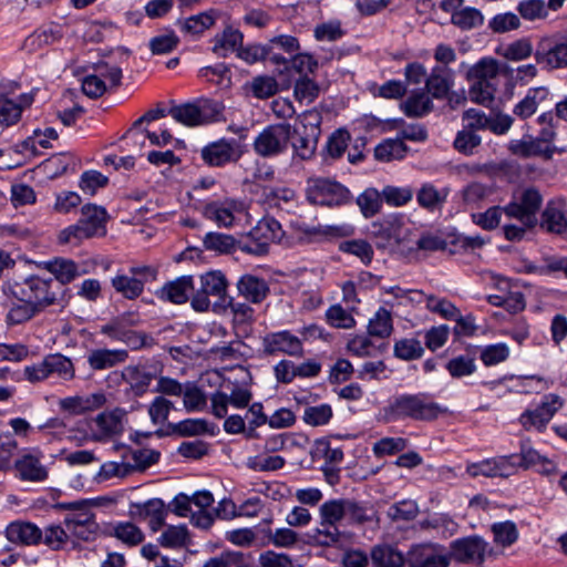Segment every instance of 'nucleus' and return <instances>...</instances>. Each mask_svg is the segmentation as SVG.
Returning a JSON list of instances; mask_svg holds the SVG:
<instances>
[{
	"mask_svg": "<svg viewBox=\"0 0 567 567\" xmlns=\"http://www.w3.org/2000/svg\"><path fill=\"white\" fill-rule=\"evenodd\" d=\"M10 295L20 302H28L43 311L45 308L68 303V289L55 284L52 278L30 276L21 281H14L9 287Z\"/></svg>",
	"mask_w": 567,
	"mask_h": 567,
	"instance_id": "obj_1",
	"label": "nucleus"
},
{
	"mask_svg": "<svg viewBox=\"0 0 567 567\" xmlns=\"http://www.w3.org/2000/svg\"><path fill=\"white\" fill-rule=\"evenodd\" d=\"M444 412L445 409L425 393H404L393 396L383 408V420L385 422L404 420L431 422Z\"/></svg>",
	"mask_w": 567,
	"mask_h": 567,
	"instance_id": "obj_2",
	"label": "nucleus"
},
{
	"mask_svg": "<svg viewBox=\"0 0 567 567\" xmlns=\"http://www.w3.org/2000/svg\"><path fill=\"white\" fill-rule=\"evenodd\" d=\"M59 507L69 511L64 516L63 523L74 537L84 542H91L96 538L100 526L95 520V514L92 511L90 501L82 499L60 503Z\"/></svg>",
	"mask_w": 567,
	"mask_h": 567,
	"instance_id": "obj_3",
	"label": "nucleus"
},
{
	"mask_svg": "<svg viewBox=\"0 0 567 567\" xmlns=\"http://www.w3.org/2000/svg\"><path fill=\"white\" fill-rule=\"evenodd\" d=\"M543 204V196L535 187H526L513 195L512 200L503 207L504 214L526 226L538 224L537 213Z\"/></svg>",
	"mask_w": 567,
	"mask_h": 567,
	"instance_id": "obj_4",
	"label": "nucleus"
},
{
	"mask_svg": "<svg viewBox=\"0 0 567 567\" xmlns=\"http://www.w3.org/2000/svg\"><path fill=\"white\" fill-rule=\"evenodd\" d=\"M293 133L288 123L268 125L255 137L252 148L264 158L278 156L287 150Z\"/></svg>",
	"mask_w": 567,
	"mask_h": 567,
	"instance_id": "obj_5",
	"label": "nucleus"
},
{
	"mask_svg": "<svg viewBox=\"0 0 567 567\" xmlns=\"http://www.w3.org/2000/svg\"><path fill=\"white\" fill-rule=\"evenodd\" d=\"M281 235V225L272 217H265L249 231L245 240L238 241V248L250 255L262 256Z\"/></svg>",
	"mask_w": 567,
	"mask_h": 567,
	"instance_id": "obj_6",
	"label": "nucleus"
},
{
	"mask_svg": "<svg viewBox=\"0 0 567 567\" xmlns=\"http://www.w3.org/2000/svg\"><path fill=\"white\" fill-rule=\"evenodd\" d=\"M543 69L553 71L567 68V34L556 32L539 39L534 52Z\"/></svg>",
	"mask_w": 567,
	"mask_h": 567,
	"instance_id": "obj_7",
	"label": "nucleus"
},
{
	"mask_svg": "<svg viewBox=\"0 0 567 567\" xmlns=\"http://www.w3.org/2000/svg\"><path fill=\"white\" fill-rule=\"evenodd\" d=\"M221 105L209 100H202L197 103H186L173 106L168 114L178 123L186 126L203 125L216 121L221 113Z\"/></svg>",
	"mask_w": 567,
	"mask_h": 567,
	"instance_id": "obj_8",
	"label": "nucleus"
},
{
	"mask_svg": "<svg viewBox=\"0 0 567 567\" xmlns=\"http://www.w3.org/2000/svg\"><path fill=\"white\" fill-rule=\"evenodd\" d=\"M307 198L320 206H340L350 198V192L340 183L328 178H313L308 182Z\"/></svg>",
	"mask_w": 567,
	"mask_h": 567,
	"instance_id": "obj_9",
	"label": "nucleus"
},
{
	"mask_svg": "<svg viewBox=\"0 0 567 567\" xmlns=\"http://www.w3.org/2000/svg\"><path fill=\"white\" fill-rule=\"evenodd\" d=\"M200 286L192 298V307L196 311H207L210 306L209 297H216L219 301H225L227 291V280L221 271H208L200 276Z\"/></svg>",
	"mask_w": 567,
	"mask_h": 567,
	"instance_id": "obj_10",
	"label": "nucleus"
},
{
	"mask_svg": "<svg viewBox=\"0 0 567 567\" xmlns=\"http://www.w3.org/2000/svg\"><path fill=\"white\" fill-rule=\"evenodd\" d=\"M564 405L563 399L557 394H548L534 410H526L519 417L522 426L526 431H544L555 413Z\"/></svg>",
	"mask_w": 567,
	"mask_h": 567,
	"instance_id": "obj_11",
	"label": "nucleus"
},
{
	"mask_svg": "<svg viewBox=\"0 0 567 567\" xmlns=\"http://www.w3.org/2000/svg\"><path fill=\"white\" fill-rule=\"evenodd\" d=\"M406 561L410 567H449L451 555L440 544H420L410 549Z\"/></svg>",
	"mask_w": 567,
	"mask_h": 567,
	"instance_id": "obj_12",
	"label": "nucleus"
},
{
	"mask_svg": "<svg viewBox=\"0 0 567 567\" xmlns=\"http://www.w3.org/2000/svg\"><path fill=\"white\" fill-rule=\"evenodd\" d=\"M487 543L478 536L456 539L451 544V559L461 564H481L485 559Z\"/></svg>",
	"mask_w": 567,
	"mask_h": 567,
	"instance_id": "obj_13",
	"label": "nucleus"
},
{
	"mask_svg": "<svg viewBox=\"0 0 567 567\" xmlns=\"http://www.w3.org/2000/svg\"><path fill=\"white\" fill-rule=\"evenodd\" d=\"M264 352L268 355L284 353L290 357H302L301 340L288 330L271 332L262 338Z\"/></svg>",
	"mask_w": 567,
	"mask_h": 567,
	"instance_id": "obj_14",
	"label": "nucleus"
},
{
	"mask_svg": "<svg viewBox=\"0 0 567 567\" xmlns=\"http://www.w3.org/2000/svg\"><path fill=\"white\" fill-rule=\"evenodd\" d=\"M539 227L550 234L567 231V204L561 197L547 202L539 220Z\"/></svg>",
	"mask_w": 567,
	"mask_h": 567,
	"instance_id": "obj_15",
	"label": "nucleus"
},
{
	"mask_svg": "<svg viewBox=\"0 0 567 567\" xmlns=\"http://www.w3.org/2000/svg\"><path fill=\"white\" fill-rule=\"evenodd\" d=\"M165 504L161 498H152L143 503H132L130 505V515L135 519H148L150 527L157 532L165 524L166 517Z\"/></svg>",
	"mask_w": 567,
	"mask_h": 567,
	"instance_id": "obj_16",
	"label": "nucleus"
},
{
	"mask_svg": "<svg viewBox=\"0 0 567 567\" xmlns=\"http://www.w3.org/2000/svg\"><path fill=\"white\" fill-rule=\"evenodd\" d=\"M553 104L551 94L546 86L532 87L525 97L519 101L513 113L522 120L530 117L539 107H548Z\"/></svg>",
	"mask_w": 567,
	"mask_h": 567,
	"instance_id": "obj_17",
	"label": "nucleus"
},
{
	"mask_svg": "<svg viewBox=\"0 0 567 567\" xmlns=\"http://www.w3.org/2000/svg\"><path fill=\"white\" fill-rule=\"evenodd\" d=\"M454 71L445 65H435L425 79V92L433 99L443 100L454 85Z\"/></svg>",
	"mask_w": 567,
	"mask_h": 567,
	"instance_id": "obj_18",
	"label": "nucleus"
},
{
	"mask_svg": "<svg viewBox=\"0 0 567 567\" xmlns=\"http://www.w3.org/2000/svg\"><path fill=\"white\" fill-rule=\"evenodd\" d=\"M243 210V204L235 199L212 202L204 206L205 218L216 223L220 227H229L234 223V214Z\"/></svg>",
	"mask_w": 567,
	"mask_h": 567,
	"instance_id": "obj_19",
	"label": "nucleus"
},
{
	"mask_svg": "<svg viewBox=\"0 0 567 567\" xmlns=\"http://www.w3.org/2000/svg\"><path fill=\"white\" fill-rule=\"evenodd\" d=\"M411 229L405 226L402 217L390 216L384 219L375 231V236L385 240L383 244L401 246L410 241Z\"/></svg>",
	"mask_w": 567,
	"mask_h": 567,
	"instance_id": "obj_20",
	"label": "nucleus"
},
{
	"mask_svg": "<svg viewBox=\"0 0 567 567\" xmlns=\"http://www.w3.org/2000/svg\"><path fill=\"white\" fill-rule=\"evenodd\" d=\"M508 150L512 154L524 158L540 156L545 159H551L557 148L556 146L543 145L536 137L526 135L522 140H513Z\"/></svg>",
	"mask_w": 567,
	"mask_h": 567,
	"instance_id": "obj_21",
	"label": "nucleus"
},
{
	"mask_svg": "<svg viewBox=\"0 0 567 567\" xmlns=\"http://www.w3.org/2000/svg\"><path fill=\"white\" fill-rule=\"evenodd\" d=\"M6 536L9 542L25 546L41 544L42 529L30 522H13L6 528Z\"/></svg>",
	"mask_w": 567,
	"mask_h": 567,
	"instance_id": "obj_22",
	"label": "nucleus"
},
{
	"mask_svg": "<svg viewBox=\"0 0 567 567\" xmlns=\"http://www.w3.org/2000/svg\"><path fill=\"white\" fill-rule=\"evenodd\" d=\"M44 268L54 276L55 284L65 288V285L72 282L75 278L85 274L84 269L72 259L56 257L44 262Z\"/></svg>",
	"mask_w": 567,
	"mask_h": 567,
	"instance_id": "obj_23",
	"label": "nucleus"
},
{
	"mask_svg": "<svg viewBox=\"0 0 567 567\" xmlns=\"http://www.w3.org/2000/svg\"><path fill=\"white\" fill-rule=\"evenodd\" d=\"M239 296L252 303H260L269 293L267 281L257 276L246 274L237 281Z\"/></svg>",
	"mask_w": 567,
	"mask_h": 567,
	"instance_id": "obj_24",
	"label": "nucleus"
},
{
	"mask_svg": "<svg viewBox=\"0 0 567 567\" xmlns=\"http://www.w3.org/2000/svg\"><path fill=\"white\" fill-rule=\"evenodd\" d=\"M499 65L493 58H483L466 71L465 79L470 85L498 81Z\"/></svg>",
	"mask_w": 567,
	"mask_h": 567,
	"instance_id": "obj_25",
	"label": "nucleus"
},
{
	"mask_svg": "<svg viewBox=\"0 0 567 567\" xmlns=\"http://www.w3.org/2000/svg\"><path fill=\"white\" fill-rule=\"evenodd\" d=\"M195 291L193 276L185 275L164 285L161 297L176 305L185 303Z\"/></svg>",
	"mask_w": 567,
	"mask_h": 567,
	"instance_id": "obj_26",
	"label": "nucleus"
},
{
	"mask_svg": "<svg viewBox=\"0 0 567 567\" xmlns=\"http://www.w3.org/2000/svg\"><path fill=\"white\" fill-rule=\"evenodd\" d=\"M62 28L59 24H50L45 28L35 30L23 41L22 48L29 53H33L47 45L58 42L62 38Z\"/></svg>",
	"mask_w": 567,
	"mask_h": 567,
	"instance_id": "obj_27",
	"label": "nucleus"
},
{
	"mask_svg": "<svg viewBox=\"0 0 567 567\" xmlns=\"http://www.w3.org/2000/svg\"><path fill=\"white\" fill-rule=\"evenodd\" d=\"M203 159L210 166H221L236 161L235 148L226 140L214 142L202 150Z\"/></svg>",
	"mask_w": 567,
	"mask_h": 567,
	"instance_id": "obj_28",
	"label": "nucleus"
},
{
	"mask_svg": "<svg viewBox=\"0 0 567 567\" xmlns=\"http://www.w3.org/2000/svg\"><path fill=\"white\" fill-rule=\"evenodd\" d=\"M217 18V11L212 9L195 16H190L186 19L178 20L177 25L183 33L196 37L202 34L205 30L212 28L215 24Z\"/></svg>",
	"mask_w": 567,
	"mask_h": 567,
	"instance_id": "obj_29",
	"label": "nucleus"
},
{
	"mask_svg": "<svg viewBox=\"0 0 567 567\" xmlns=\"http://www.w3.org/2000/svg\"><path fill=\"white\" fill-rule=\"evenodd\" d=\"M16 470L23 481L42 482L48 477V470L40 458L33 454H25L16 461Z\"/></svg>",
	"mask_w": 567,
	"mask_h": 567,
	"instance_id": "obj_30",
	"label": "nucleus"
},
{
	"mask_svg": "<svg viewBox=\"0 0 567 567\" xmlns=\"http://www.w3.org/2000/svg\"><path fill=\"white\" fill-rule=\"evenodd\" d=\"M415 195L420 207L427 212H435L443 207L449 192L445 188L439 189L431 183H425L420 187Z\"/></svg>",
	"mask_w": 567,
	"mask_h": 567,
	"instance_id": "obj_31",
	"label": "nucleus"
},
{
	"mask_svg": "<svg viewBox=\"0 0 567 567\" xmlns=\"http://www.w3.org/2000/svg\"><path fill=\"white\" fill-rule=\"evenodd\" d=\"M128 357L126 350L95 349L87 355V363L93 370H104L123 363Z\"/></svg>",
	"mask_w": 567,
	"mask_h": 567,
	"instance_id": "obj_32",
	"label": "nucleus"
},
{
	"mask_svg": "<svg viewBox=\"0 0 567 567\" xmlns=\"http://www.w3.org/2000/svg\"><path fill=\"white\" fill-rule=\"evenodd\" d=\"M319 122H317L315 127H311V133H299L293 128V135L290 140L293 153L300 159H309L316 152L317 143H318V128Z\"/></svg>",
	"mask_w": 567,
	"mask_h": 567,
	"instance_id": "obj_33",
	"label": "nucleus"
},
{
	"mask_svg": "<svg viewBox=\"0 0 567 567\" xmlns=\"http://www.w3.org/2000/svg\"><path fill=\"white\" fill-rule=\"evenodd\" d=\"M80 223L87 229L89 234L93 237L101 230L105 229L106 210L103 207L87 204L81 209Z\"/></svg>",
	"mask_w": 567,
	"mask_h": 567,
	"instance_id": "obj_34",
	"label": "nucleus"
},
{
	"mask_svg": "<svg viewBox=\"0 0 567 567\" xmlns=\"http://www.w3.org/2000/svg\"><path fill=\"white\" fill-rule=\"evenodd\" d=\"M122 377L136 396L143 395L153 380V373L133 365L126 367L123 370Z\"/></svg>",
	"mask_w": 567,
	"mask_h": 567,
	"instance_id": "obj_35",
	"label": "nucleus"
},
{
	"mask_svg": "<svg viewBox=\"0 0 567 567\" xmlns=\"http://www.w3.org/2000/svg\"><path fill=\"white\" fill-rule=\"evenodd\" d=\"M243 43V33L230 27L214 38L213 52L218 56H226L228 52L238 51Z\"/></svg>",
	"mask_w": 567,
	"mask_h": 567,
	"instance_id": "obj_36",
	"label": "nucleus"
},
{
	"mask_svg": "<svg viewBox=\"0 0 567 567\" xmlns=\"http://www.w3.org/2000/svg\"><path fill=\"white\" fill-rule=\"evenodd\" d=\"M432 110V99L424 90L412 92L403 103V111L409 117H422Z\"/></svg>",
	"mask_w": 567,
	"mask_h": 567,
	"instance_id": "obj_37",
	"label": "nucleus"
},
{
	"mask_svg": "<svg viewBox=\"0 0 567 567\" xmlns=\"http://www.w3.org/2000/svg\"><path fill=\"white\" fill-rule=\"evenodd\" d=\"M168 114V111L162 107H157L154 110L147 111L144 115L137 118L132 127L126 132L124 138L132 140L133 143L137 146V150L141 151L145 145V136L143 132L137 131L143 123H150L155 120L162 118Z\"/></svg>",
	"mask_w": 567,
	"mask_h": 567,
	"instance_id": "obj_38",
	"label": "nucleus"
},
{
	"mask_svg": "<svg viewBox=\"0 0 567 567\" xmlns=\"http://www.w3.org/2000/svg\"><path fill=\"white\" fill-rule=\"evenodd\" d=\"M44 367L48 369L49 377L56 374L65 381H70L75 375V369L72 361L61 353H52L44 358Z\"/></svg>",
	"mask_w": 567,
	"mask_h": 567,
	"instance_id": "obj_39",
	"label": "nucleus"
},
{
	"mask_svg": "<svg viewBox=\"0 0 567 567\" xmlns=\"http://www.w3.org/2000/svg\"><path fill=\"white\" fill-rule=\"evenodd\" d=\"M451 22L458 29L466 31L481 28L484 24V16L481 10L464 6L451 16Z\"/></svg>",
	"mask_w": 567,
	"mask_h": 567,
	"instance_id": "obj_40",
	"label": "nucleus"
},
{
	"mask_svg": "<svg viewBox=\"0 0 567 567\" xmlns=\"http://www.w3.org/2000/svg\"><path fill=\"white\" fill-rule=\"evenodd\" d=\"M371 559L375 567H402L404 564L403 555L389 545L373 547Z\"/></svg>",
	"mask_w": 567,
	"mask_h": 567,
	"instance_id": "obj_41",
	"label": "nucleus"
},
{
	"mask_svg": "<svg viewBox=\"0 0 567 567\" xmlns=\"http://www.w3.org/2000/svg\"><path fill=\"white\" fill-rule=\"evenodd\" d=\"M406 150L408 147L402 138H389L375 146L374 156L381 162L401 159L404 157Z\"/></svg>",
	"mask_w": 567,
	"mask_h": 567,
	"instance_id": "obj_42",
	"label": "nucleus"
},
{
	"mask_svg": "<svg viewBox=\"0 0 567 567\" xmlns=\"http://www.w3.org/2000/svg\"><path fill=\"white\" fill-rule=\"evenodd\" d=\"M203 567H252L250 557L241 551L227 550L207 559Z\"/></svg>",
	"mask_w": 567,
	"mask_h": 567,
	"instance_id": "obj_43",
	"label": "nucleus"
},
{
	"mask_svg": "<svg viewBox=\"0 0 567 567\" xmlns=\"http://www.w3.org/2000/svg\"><path fill=\"white\" fill-rule=\"evenodd\" d=\"M310 537L317 545L328 547L341 542L343 533L338 525L320 519L319 526L312 530Z\"/></svg>",
	"mask_w": 567,
	"mask_h": 567,
	"instance_id": "obj_44",
	"label": "nucleus"
},
{
	"mask_svg": "<svg viewBox=\"0 0 567 567\" xmlns=\"http://www.w3.org/2000/svg\"><path fill=\"white\" fill-rule=\"evenodd\" d=\"M113 288L126 299H136L144 291L142 281L128 275H116L112 279Z\"/></svg>",
	"mask_w": 567,
	"mask_h": 567,
	"instance_id": "obj_45",
	"label": "nucleus"
},
{
	"mask_svg": "<svg viewBox=\"0 0 567 567\" xmlns=\"http://www.w3.org/2000/svg\"><path fill=\"white\" fill-rule=\"evenodd\" d=\"M518 455V466L523 468H528L532 466L540 465L542 471L549 473L551 464L547 460V457L540 455L536 450H534L528 441H523L520 443V453Z\"/></svg>",
	"mask_w": 567,
	"mask_h": 567,
	"instance_id": "obj_46",
	"label": "nucleus"
},
{
	"mask_svg": "<svg viewBox=\"0 0 567 567\" xmlns=\"http://www.w3.org/2000/svg\"><path fill=\"white\" fill-rule=\"evenodd\" d=\"M393 330L391 312L381 307L369 320L368 332L372 337L388 338Z\"/></svg>",
	"mask_w": 567,
	"mask_h": 567,
	"instance_id": "obj_47",
	"label": "nucleus"
},
{
	"mask_svg": "<svg viewBox=\"0 0 567 567\" xmlns=\"http://www.w3.org/2000/svg\"><path fill=\"white\" fill-rule=\"evenodd\" d=\"M203 244L205 249L219 254H229L238 246L233 236L213 231L205 235Z\"/></svg>",
	"mask_w": 567,
	"mask_h": 567,
	"instance_id": "obj_48",
	"label": "nucleus"
},
{
	"mask_svg": "<svg viewBox=\"0 0 567 567\" xmlns=\"http://www.w3.org/2000/svg\"><path fill=\"white\" fill-rule=\"evenodd\" d=\"M382 192L379 193L375 188L365 189L359 197L357 198V204L361 209V213L364 217L369 218L374 216L382 206Z\"/></svg>",
	"mask_w": 567,
	"mask_h": 567,
	"instance_id": "obj_49",
	"label": "nucleus"
},
{
	"mask_svg": "<svg viewBox=\"0 0 567 567\" xmlns=\"http://www.w3.org/2000/svg\"><path fill=\"white\" fill-rule=\"evenodd\" d=\"M393 351L396 358L405 361L420 359L424 353L421 341L414 338H404L398 340L394 343Z\"/></svg>",
	"mask_w": 567,
	"mask_h": 567,
	"instance_id": "obj_50",
	"label": "nucleus"
},
{
	"mask_svg": "<svg viewBox=\"0 0 567 567\" xmlns=\"http://www.w3.org/2000/svg\"><path fill=\"white\" fill-rule=\"evenodd\" d=\"M422 529H435L443 535L452 536L456 529L457 524L446 514H434L420 522Z\"/></svg>",
	"mask_w": 567,
	"mask_h": 567,
	"instance_id": "obj_51",
	"label": "nucleus"
},
{
	"mask_svg": "<svg viewBox=\"0 0 567 567\" xmlns=\"http://www.w3.org/2000/svg\"><path fill=\"white\" fill-rule=\"evenodd\" d=\"M517 11L528 21L544 20L548 17V6L544 0H523L518 3Z\"/></svg>",
	"mask_w": 567,
	"mask_h": 567,
	"instance_id": "obj_52",
	"label": "nucleus"
},
{
	"mask_svg": "<svg viewBox=\"0 0 567 567\" xmlns=\"http://www.w3.org/2000/svg\"><path fill=\"white\" fill-rule=\"evenodd\" d=\"M498 81L486 82L477 85H470V100L483 106H489L497 91Z\"/></svg>",
	"mask_w": 567,
	"mask_h": 567,
	"instance_id": "obj_53",
	"label": "nucleus"
},
{
	"mask_svg": "<svg viewBox=\"0 0 567 567\" xmlns=\"http://www.w3.org/2000/svg\"><path fill=\"white\" fill-rule=\"evenodd\" d=\"M69 535L66 530L56 524H51L42 529V540L41 544H44L52 550H60L68 543Z\"/></svg>",
	"mask_w": 567,
	"mask_h": 567,
	"instance_id": "obj_54",
	"label": "nucleus"
},
{
	"mask_svg": "<svg viewBox=\"0 0 567 567\" xmlns=\"http://www.w3.org/2000/svg\"><path fill=\"white\" fill-rule=\"evenodd\" d=\"M414 192L410 186H391L388 185L382 189V197L384 202L393 207H400L410 203L413 198Z\"/></svg>",
	"mask_w": 567,
	"mask_h": 567,
	"instance_id": "obj_55",
	"label": "nucleus"
},
{
	"mask_svg": "<svg viewBox=\"0 0 567 567\" xmlns=\"http://www.w3.org/2000/svg\"><path fill=\"white\" fill-rule=\"evenodd\" d=\"M333 415L332 408L327 404L307 406L303 410L302 420L311 426H321L327 424Z\"/></svg>",
	"mask_w": 567,
	"mask_h": 567,
	"instance_id": "obj_56",
	"label": "nucleus"
},
{
	"mask_svg": "<svg viewBox=\"0 0 567 567\" xmlns=\"http://www.w3.org/2000/svg\"><path fill=\"white\" fill-rule=\"evenodd\" d=\"M126 412L123 409H114L97 415L96 424L107 434H115L122 430V421Z\"/></svg>",
	"mask_w": 567,
	"mask_h": 567,
	"instance_id": "obj_57",
	"label": "nucleus"
},
{
	"mask_svg": "<svg viewBox=\"0 0 567 567\" xmlns=\"http://www.w3.org/2000/svg\"><path fill=\"white\" fill-rule=\"evenodd\" d=\"M113 535L127 546H136L144 540L143 532L128 522L115 525Z\"/></svg>",
	"mask_w": 567,
	"mask_h": 567,
	"instance_id": "obj_58",
	"label": "nucleus"
},
{
	"mask_svg": "<svg viewBox=\"0 0 567 567\" xmlns=\"http://www.w3.org/2000/svg\"><path fill=\"white\" fill-rule=\"evenodd\" d=\"M446 370L455 379L471 375L476 370L475 360L470 355L455 357L446 363Z\"/></svg>",
	"mask_w": 567,
	"mask_h": 567,
	"instance_id": "obj_59",
	"label": "nucleus"
},
{
	"mask_svg": "<svg viewBox=\"0 0 567 567\" xmlns=\"http://www.w3.org/2000/svg\"><path fill=\"white\" fill-rule=\"evenodd\" d=\"M344 513L346 517H349L354 524H363L373 519L371 507L349 498H344Z\"/></svg>",
	"mask_w": 567,
	"mask_h": 567,
	"instance_id": "obj_60",
	"label": "nucleus"
},
{
	"mask_svg": "<svg viewBox=\"0 0 567 567\" xmlns=\"http://www.w3.org/2000/svg\"><path fill=\"white\" fill-rule=\"evenodd\" d=\"M482 138L474 131L464 127L456 134L454 147L464 155H472L474 150L481 145Z\"/></svg>",
	"mask_w": 567,
	"mask_h": 567,
	"instance_id": "obj_61",
	"label": "nucleus"
},
{
	"mask_svg": "<svg viewBox=\"0 0 567 567\" xmlns=\"http://www.w3.org/2000/svg\"><path fill=\"white\" fill-rule=\"evenodd\" d=\"M320 519L338 525L346 517L344 498L331 499L321 504L319 508Z\"/></svg>",
	"mask_w": 567,
	"mask_h": 567,
	"instance_id": "obj_62",
	"label": "nucleus"
},
{
	"mask_svg": "<svg viewBox=\"0 0 567 567\" xmlns=\"http://www.w3.org/2000/svg\"><path fill=\"white\" fill-rule=\"evenodd\" d=\"M250 90L257 99H268L278 91V83L272 76L259 75L252 79Z\"/></svg>",
	"mask_w": 567,
	"mask_h": 567,
	"instance_id": "obj_63",
	"label": "nucleus"
},
{
	"mask_svg": "<svg viewBox=\"0 0 567 567\" xmlns=\"http://www.w3.org/2000/svg\"><path fill=\"white\" fill-rule=\"evenodd\" d=\"M343 35L344 30L341 27V22L338 20L317 24L313 30V37L317 41L333 42L341 39Z\"/></svg>",
	"mask_w": 567,
	"mask_h": 567,
	"instance_id": "obj_64",
	"label": "nucleus"
}]
</instances>
